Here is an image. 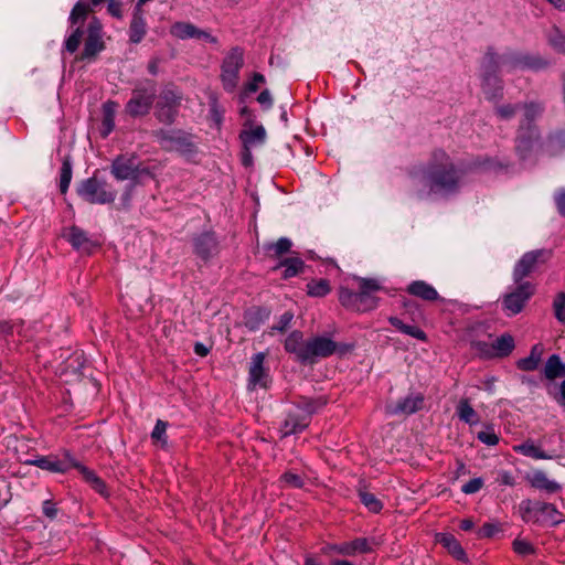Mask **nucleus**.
I'll return each mask as SVG.
<instances>
[{
	"label": "nucleus",
	"instance_id": "2eb2a0df",
	"mask_svg": "<svg viewBox=\"0 0 565 565\" xmlns=\"http://www.w3.org/2000/svg\"><path fill=\"white\" fill-rule=\"evenodd\" d=\"M359 290H358V305L356 311L365 312L373 310L379 305V299L375 297V292L381 290L376 279L359 278Z\"/></svg>",
	"mask_w": 565,
	"mask_h": 565
},
{
	"label": "nucleus",
	"instance_id": "72a5a7b5",
	"mask_svg": "<svg viewBox=\"0 0 565 565\" xmlns=\"http://www.w3.org/2000/svg\"><path fill=\"white\" fill-rule=\"evenodd\" d=\"M541 356L542 349L539 344H536L531 349L529 356L520 359L518 361L516 366L522 371H534L539 366Z\"/></svg>",
	"mask_w": 565,
	"mask_h": 565
},
{
	"label": "nucleus",
	"instance_id": "412c9836",
	"mask_svg": "<svg viewBox=\"0 0 565 565\" xmlns=\"http://www.w3.org/2000/svg\"><path fill=\"white\" fill-rule=\"evenodd\" d=\"M217 241L214 234L203 233L194 239L195 254L204 260L217 253Z\"/></svg>",
	"mask_w": 565,
	"mask_h": 565
},
{
	"label": "nucleus",
	"instance_id": "9d476101",
	"mask_svg": "<svg viewBox=\"0 0 565 565\" xmlns=\"http://www.w3.org/2000/svg\"><path fill=\"white\" fill-rule=\"evenodd\" d=\"M244 65V52L235 46L230 50L221 66V81L226 92H234L238 84V74Z\"/></svg>",
	"mask_w": 565,
	"mask_h": 565
},
{
	"label": "nucleus",
	"instance_id": "f3484780",
	"mask_svg": "<svg viewBox=\"0 0 565 565\" xmlns=\"http://www.w3.org/2000/svg\"><path fill=\"white\" fill-rule=\"evenodd\" d=\"M139 160L135 154L119 156L111 163V173L119 180H136L139 177Z\"/></svg>",
	"mask_w": 565,
	"mask_h": 565
},
{
	"label": "nucleus",
	"instance_id": "680f3d73",
	"mask_svg": "<svg viewBox=\"0 0 565 565\" xmlns=\"http://www.w3.org/2000/svg\"><path fill=\"white\" fill-rule=\"evenodd\" d=\"M117 107H118V104L116 102H113V100L106 102L103 105V116L115 119Z\"/></svg>",
	"mask_w": 565,
	"mask_h": 565
},
{
	"label": "nucleus",
	"instance_id": "dca6fc26",
	"mask_svg": "<svg viewBox=\"0 0 565 565\" xmlns=\"http://www.w3.org/2000/svg\"><path fill=\"white\" fill-rule=\"evenodd\" d=\"M266 354L256 353L252 356L248 367V388H266L269 382V370L265 366Z\"/></svg>",
	"mask_w": 565,
	"mask_h": 565
},
{
	"label": "nucleus",
	"instance_id": "9b49d317",
	"mask_svg": "<svg viewBox=\"0 0 565 565\" xmlns=\"http://www.w3.org/2000/svg\"><path fill=\"white\" fill-rule=\"evenodd\" d=\"M523 119L520 126V135L516 139V150L522 157L530 150L535 137L534 131L531 129L530 124L542 113V107L539 104L531 103L522 106Z\"/></svg>",
	"mask_w": 565,
	"mask_h": 565
},
{
	"label": "nucleus",
	"instance_id": "473e14b6",
	"mask_svg": "<svg viewBox=\"0 0 565 565\" xmlns=\"http://www.w3.org/2000/svg\"><path fill=\"white\" fill-rule=\"evenodd\" d=\"M513 449L526 457L533 458V459H548L551 458L548 455H546L540 446L535 445L533 440H526L523 444L516 445L513 447Z\"/></svg>",
	"mask_w": 565,
	"mask_h": 565
},
{
	"label": "nucleus",
	"instance_id": "5701e85b",
	"mask_svg": "<svg viewBox=\"0 0 565 565\" xmlns=\"http://www.w3.org/2000/svg\"><path fill=\"white\" fill-rule=\"evenodd\" d=\"M75 460L70 456H66L65 460H60L54 457H40L31 461L32 465L51 472H66L70 468H73Z\"/></svg>",
	"mask_w": 565,
	"mask_h": 565
},
{
	"label": "nucleus",
	"instance_id": "bf43d9fd",
	"mask_svg": "<svg viewBox=\"0 0 565 565\" xmlns=\"http://www.w3.org/2000/svg\"><path fill=\"white\" fill-rule=\"evenodd\" d=\"M195 39L211 43V44H217V42H218L216 36L212 35L209 31L202 30L199 28H198Z\"/></svg>",
	"mask_w": 565,
	"mask_h": 565
},
{
	"label": "nucleus",
	"instance_id": "423d86ee",
	"mask_svg": "<svg viewBox=\"0 0 565 565\" xmlns=\"http://www.w3.org/2000/svg\"><path fill=\"white\" fill-rule=\"evenodd\" d=\"M522 519L543 525L555 526L565 521V516L554 504L524 500L520 503Z\"/></svg>",
	"mask_w": 565,
	"mask_h": 565
},
{
	"label": "nucleus",
	"instance_id": "09e8293b",
	"mask_svg": "<svg viewBox=\"0 0 565 565\" xmlns=\"http://www.w3.org/2000/svg\"><path fill=\"white\" fill-rule=\"evenodd\" d=\"M513 550L515 553H518L522 556L530 555V554L534 553V547L532 546L531 543H529L525 540H519V539L514 540Z\"/></svg>",
	"mask_w": 565,
	"mask_h": 565
},
{
	"label": "nucleus",
	"instance_id": "c9c22d12",
	"mask_svg": "<svg viewBox=\"0 0 565 565\" xmlns=\"http://www.w3.org/2000/svg\"><path fill=\"white\" fill-rule=\"evenodd\" d=\"M457 415L460 420L469 424L476 425L479 422V415L472 408L468 399H461L457 405Z\"/></svg>",
	"mask_w": 565,
	"mask_h": 565
},
{
	"label": "nucleus",
	"instance_id": "a18cd8bd",
	"mask_svg": "<svg viewBox=\"0 0 565 565\" xmlns=\"http://www.w3.org/2000/svg\"><path fill=\"white\" fill-rule=\"evenodd\" d=\"M550 44L558 52L565 53V34L554 29L550 34Z\"/></svg>",
	"mask_w": 565,
	"mask_h": 565
},
{
	"label": "nucleus",
	"instance_id": "13d9d810",
	"mask_svg": "<svg viewBox=\"0 0 565 565\" xmlns=\"http://www.w3.org/2000/svg\"><path fill=\"white\" fill-rule=\"evenodd\" d=\"M497 480L500 484H503V486L512 487L515 484V478L513 477V475L511 472L504 471V470H502L498 473Z\"/></svg>",
	"mask_w": 565,
	"mask_h": 565
},
{
	"label": "nucleus",
	"instance_id": "8fccbe9b",
	"mask_svg": "<svg viewBox=\"0 0 565 565\" xmlns=\"http://www.w3.org/2000/svg\"><path fill=\"white\" fill-rule=\"evenodd\" d=\"M292 319H294V313L290 311H286L285 313H282L280 316L279 320L271 329L279 331V332H284L285 330H287L289 328Z\"/></svg>",
	"mask_w": 565,
	"mask_h": 565
},
{
	"label": "nucleus",
	"instance_id": "f03ea898",
	"mask_svg": "<svg viewBox=\"0 0 565 565\" xmlns=\"http://www.w3.org/2000/svg\"><path fill=\"white\" fill-rule=\"evenodd\" d=\"M546 63L537 56L527 54L509 52L499 55L492 47H489L481 60V75H486V85L489 86L491 81H497V75L501 68L507 72L519 70H540Z\"/></svg>",
	"mask_w": 565,
	"mask_h": 565
},
{
	"label": "nucleus",
	"instance_id": "ea45409f",
	"mask_svg": "<svg viewBox=\"0 0 565 565\" xmlns=\"http://www.w3.org/2000/svg\"><path fill=\"white\" fill-rule=\"evenodd\" d=\"M339 300L343 307L356 311L358 291L342 287L339 291Z\"/></svg>",
	"mask_w": 565,
	"mask_h": 565
},
{
	"label": "nucleus",
	"instance_id": "bb28decb",
	"mask_svg": "<svg viewBox=\"0 0 565 565\" xmlns=\"http://www.w3.org/2000/svg\"><path fill=\"white\" fill-rule=\"evenodd\" d=\"M527 479L533 488L545 491L547 493H555L562 489V486L558 482L548 479L546 473L542 470L534 471L531 476L527 477Z\"/></svg>",
	"mask_w": 565,
	"mask_h": 565
},
{
	"label": "nucleus",
	"instance_id": "052dcab7",
	"mask_svg": "<svg viewBox=\"0 0 565 565\" xmlns=\"http://www.w3.org/2000/svg\"><path fill=\"white\" fill-rule=\"evenodd\" d=\"M115 128V119L103 116L102 136L107 137Z\"/></svg>",
	"mask_w": 565,
	"mask_h": 565
},
{
	"label": "nucleus",
	"instance_id": "aec40b11",
	"mask_svg": "<svg viewBox=\"0 0 565 565\" xmlns=\"http://www.w3.org/2000/svg\"><path fill=\"white\" fill-rule=\"evenodd\" d=\"M424 398L420 394L408 395L398 401L395 405L388 406L387 412L391 415H411L423 407Z\"/></svg>",
	"mask_w": 565,
	"mask_h": 565
},
{
	"label": "nucleus",
	"instance_id": "e433bc0d",
	"mask_svg": "<svg viewBox=\"0 0 565 565\" xmlns=\"http://www.w3.org/2000/svg\"><path fill=\"white\" fill-rule=\"evenodd\" d=\"M307 292L311 297H324L330 292V285L327 279L311 280L307 284Z\"/></svg>",
	"mask_w": 565,
	"mask_h": 565
},
{
	"label": "nucleus",
	"instance_id": "1a4fd4ad",
	"mask_svg": "<svg viewBox=\"0 0 565 565\" xmlns=\"http://www.w3.org/2000/svg\"><path fill=\"white\" fill-rule=\"evenodd\" d=\"M550 258L551 252L544 248L524 253L513 267V282H524V278L536 271Z\"/></svg>",
	"mask_w": 565,
	"mask_h": 565
},
{
	"label": "nucleus",
	"instance_id": "de8ad7c7",
	"mask_svg": "<svg viewBox=\"0 0 565 565\" xmlns=\"http://www.w3.org/2000/svg\"><path fill=\"white\" fill-rule=\"evenodd\" d=\"M477 438L487 446H495L499 443V436L492 427H487L486 430L479 431Z\"/></svg>",
	"mask_w": 565,
	"mask_h": 565
},
{
	"label": "nucleus",
	"instance_id": "3c124183",
	"mask_svg": "<svg viewBox=\"0 0 565 565\" xmlns=\"http://www.w3.org/2000/svg\"><path fill=\"white\" fill-rule=\"evenodd\" d=\"M402 333H405V334H407L409 337H413V338H415L417 340H420V341H426L427 340L426 333L420 328H418L417 326L406 324L405 323Z\"/></svg>",
	"mask_w": 565,
	"mask_h": 565
},
{
	"label": "nucleus",
	"instance_id": "4c0bfd02",
	"mask_svg": "<svg viewBox=\"0 0 565 565\" xmlns=\"http://www.w3.org/2000/svg\"><path fill=\"white\" fill-rule=\"evenodd\" d=\"M482 76V90L488 99H495L502 94V83L497 75V81H491L489 86L486 85V75Z\"/></svg>",
	"mask_w": 565,
	"mask_h": 565
},
{
	"label": "nucleus",
	"instance_id": "a211bd4d",
	"mask_svg": "<svg viewBox=\"0 0 565 565\" xmlns=\"http://www.w3.org/2000/svg\"><path fill=\"white\" fill-rule=\"evenodd\" d=\"M157 137L160 145L167 150L179 152L192 151V142L181 131L160 130L157 132Z\"/></svg>",
	"mask_w": 565,
	"mask_h": 565
},
{
	"label": "nucleus",
	"instance_id": "37998d69",
	"mask_svg": "<svg viewBox=\"0 0 565 565\" xmlns=\"http://www.w3.org/2000/svg\"><path fill=\"white\" fill-rule=\"evenodd\" d=\"M553 309L555 318L561 322L565 323V294L559 292L556 295L553 301Z\"/></svg>",
	"mask_w": 565,
	"mask_h": 565
},
{
	"label": "nucleus",
	"instance_id": "393cba45",
	"mask_svg": "<svg viewBox=\"0 0 565 565\" xmlns=\"http://www.w3.org/2000/svg\"><path fill=\"white\" fill-rule=\"evenodd\" d=\"M406 291L409 295L420 298L425 301H436L439 299V294L435 289V287L426 282L425 280L412 281L407 286Z\"/></svg>",
	"mask_w": 565,
	"mask_h": 565
},
{
	"label": "nucleus",
	"instance_id": "338daca9",
	"mask_svg": "<svg viewBox=\"0 0 565 565\" xmlns=\"http://www.w3.org/2000/svg\"><path fill=\"white\" fill-rule=\"evenodd\" d=\"M257 100L259 104L266 106L267 108L271 106L273 104V98H271V95L268 90H263L258 97H257Z\"/></svg>",
	"mask_w": 565,
	"mask_h": 565
},
{
	"label": "nucleus",
	"instance_id": "a878e982",
	"mask_svg": "<svg viewBox=\"0 0 565 565\" xmlns=\"http://www.w3.org/2000/svg\"><path fill=\"white\" fill-rule=\"evenodd\" d=\"M307 340H303L301 331H292L285 341V350L291 354H295L297 360L305 363L303 355L306 354Z\"/></svg>",
	"mask_w": 565,
	"mask_h": 565
},
{
	"label": "nucleus",
	"instance_id": "c03bdc74",
	"mask_svg": "<svg viewBox=\"0 0 565 565\" xmlns=\"http://www.w3.org/2000/svg\"><path fill=\"white\" fill-rule=\"evenodd\" d=\"M280 481L285 484V487H288V488H302L303 487V479L301 476L295 473V472H291V471H288V472H285L281 477H280Z\"/></svg>",
	"mask_w": 565,
	"mask_h": 565
},
{
	"label": "nucleus",
	"instance_id": "58836bf2",
	"mask_svg": "<svg viewBox=\"0 0 565 565\" xmlns=\"http://www.w3.org/2000/svg\"><path fill=\"white\" fill-rule=\"evenodd\" d=\"M71 181L72 164L67 159H65L62 163L60 171V191L62 194H65L67 192Z\"/></svg>",
	"mask_w": 565,
	"mask_h": 565
},
{
	"label": "nucleus",
	"instance_id": "a19ab883",
	"mask_svg": "<svg viewBox=\"0 0 565 565\" xmlns=\"http://www.w3.org/2000/svg\"><path fill=\"white\" fill-rule=\"evenodd\" d=\"M281 266L285 268L284 276L286 278L294 277L299 274L303 267V262L299 258H286Z\"/></svg>",
	"mask_w": 565,
	"mask_h": 565
},
{
	"label": "nucleus",
	"instance_id": "4d7b16f0",
	"mask_svg": "<svg viewBox=\"0 0 565 565\" xmlns=\"http://www.w3.org/2000/svg\"><path fill=\"white\" fill-rule=\"evenodd\" d=\"M519 109V106L503 105L497 108V115L502 119H510Z\"/></svg>",
	"mask_w": 565,
	"mask_h": 565
},
{
	"label": "nucleus",
	"instance_id": "39448f33",
	"mask_svg": "<svg viewBox=\"0 0 565 565\" xmlns=\"http://www.w3.org/2000/svg\"><path fill=\"white\" fill-rule=\"evenodd\" d=\"M352 350V344L338 343L328 335L311 337L307 340L303 364H315L319 359H326L332 354L342 356Z\"/></svg>",
	"mask_w": 565,
	"mask_h": 565
},
{
	"label": "nucleus",
	"instance_id": "49530a36",
	"mask_svg": "<svg viewBox=\"0 0 565 565\" xmlns=\"http://www.w3.org/2000/svg\"><path fill=\"white\" fill-rule=\"evenodd\" d=\"M291 241L287 237L279 238L275 244L268 246L269 250L274 252V255L279 257L289 252L291 247Z\"/></svg>",
	"mask_w": 565,
	"mask_h": 565
},
{
	"label": "nucleus",
	"instance_id": "4be33fe9",
	"mask_svg": "<svg viewBox=\"0 0 565 565\" xmlns=\"http://www.w3.org/2000/svg\"><path fill=\"white\" fill-rule=\"evenodd\" d=\"M67 242L77 250L90 253L95 247L87 233L77 226H72L65 234Z\"/></svg>",
	"mask_w": 565,
	"mask_h": 565
},
{
	"label": "nucleus",
	"instance_id": "6e6d98bb",
	"mask_svg": "<svg viewBox=\"0 0 565 565\" xmlns=\"http://www.w3.org/2000/svg\"><path fill=\"white\" fill-rule=\"evenodd\" d=\"M122 3L120 0H108L107 11L117 19L122 18Z\"/></svg>",
	"mask_w": 565,
	"mask_h": 565
},
{
	"label": "nucleus",
	"instance_id": "864d4df0",
	"mask_svg": "<svg viewBox=\"0 0 565 565\" xmlns=\"http://www.w3.org/2000/svg\"><path fill=\"white\" fill-rule=\"evenodd\" d=\"M471 347H472L473 350H476L477 352H479L483 356L494 355V352H493V349H492V343L488 344L486 342L475 341V342L471 343Z\"/></svg>",
	"mask_w": 565,
	"mask_h": 565
},
{
	"label": "nucleus",
	"instance_id": "2f4dec72",
	"mask_svg": "<svg viewBox=\"0 0 565 565\" xmlns=\"http://www.w3.org/2000/svg\"><path fill=\"white\" fill-rule=\"evenodd\" d=\"M198 26L190 22H175L170 28V34L179 40L195 39Z\"/></svg>",
	"mask_w": 565,
	"mask_h": 565
},
{
	"label": "nucleus",
	"instance_id": "7c9ffc66",
	"mask_svg": "<svg viewBox=\"0 0 565 565\" xmlns=\"http://www.w3.org/2000/svg\"><path fill=\"white\" fill-rule=\"evenodd\" d=\"M544 375L548 380L565 376V363L561 361L557 354H552L544 366Z\"/></svg>",
	"mask_w": 565,
	"mask_h": 565
},
{
	"label": "nucleus",
	"instance_id": "5fc2aeb1",
	"mask_svg": "<svg viewBox=\"0 0 565 565\" xmlns=\"http://www.w3.org/2000/svg\"><path fill=\"white\" fill-rule=\"evenodd\" d=\"M166 431H167V423L161 420V419H158L156 425H154V428H153V430L151 433V437L154 440H163V441H166L163 439L166 437Z\"/></svg>",
	"mask_w": 565,
	"mask_h": 565
},
{
	"label": "nucleus",
	"instance_id": "f8f14e48",
	"mask_svg": "<svg viewBox=\"0 0 565 565\" xmlns=\"http://www.w3.org/2000/svg\"><path fill=\"white\" fill-rule=\"evenodd\" d=\"M92 10L93 9L90 8V6L88 3H84L82 1H78L73 7V9L70 13V17H68V21L72 26L76 25V28L70 34V36L65 40L64 45H65V50L67 52L74 53L77 51V49L82 42L83 34H84V32L82 30V24L84 23L88 13Z\"/></svg>",
	"mask_w": 565,
	"mask_h": 565
},
{
	"label": "nucleus",
	"instance_id": "e2e57ef3",
	"mask_svg": "<svg viewBox=\"0 0 565 565\" xmlns=\"http://www.w3.org/2000/svg\"><path fill=\"white\" fill-rule=\"evenodd\" d=\"M498 532V526L492 523H486L479 530V536L481 537H491Z\"/></svg>",
	"mask_w": 565,
	"mask_h": 565
},
{
	"label": "nucleus",
	"instance_id": "cd10ccee",
	"mask_svg": "<svg viewBox=\"0 0 565 565\" xmlns=\"http://www.w3.org/2000/svg\"><path fill=\"white\" fill-rule=\"evenodd\" d=\"M241 139L246 150L262 146L266 140V130L262 125L254 126L249 130H244L241 134Z\"/></svg>",
	"mask_w": 565,
	"mask_h": 565
},
{
	"label": "nucleus",
	"instance_id": "603ef678",
	"mask_svg": "<svg viewBox=\"0 0 565 565\" xmlns=\"http://www.w3.org/2000/svg\"><path fill=\"white\" fill-rule=\"evenodd\" d=\"M483 487V480L481 478H473L465 483L461 491L466 494H472L478 492Z\"/></svg>",
	"mask_w": 565,
	"mask_h": 565
},
{
	"label": "nucleus",
	"instance_id": "0eeeda50",
	"mask_svg": "<svg viewBox=\"0 0 565 565\" xmlns=\"http://www.w3.org/2000/svg\"><path fill=\"white\" fill-rule=\"evenodd\" d=\"M77 194L90 204H107L115 201L117 192L105 180L93 175L78 184Z\"/></svg>",
	"mask_w": 565,
	"mask_h": 565
},
{
	"label": "nucleus",
	"instance_id": "b1692460",
	"mask_svg": "<svg viewBox=\"0 0 565 565\" xmlns=\"http://www.w3.org/2000/svg\"><path fill=\"white\" fill-rule=\"evenodd\" d=\"M147 34V22L145 19L143 10H134L132 18L129 24V41L138 44Z\"/></svg>",
	"mask_w": 565,
	"mask_h": 565
},
{
	"label": "nucleus",
	"instance_id": "f704fd0d",
	"mask_svg": "<svg viewBox=\"0 0 565 565\" xmlns=\"http://www.w3.org/2000/svg\"><path fill=\"white\" fill-rule=\"evenodd\" d=\"M494 355L507 356L514 349V339L510 334H502L492 342Z\"/></svg>",
	"mask_w": 565,
	"mask_h": 565
},
{
	"label": "nucleus",
	"instance_id": "0e129e2a",
	"mask_svg": "<svg viewBox=\"0 0 565 565\" xmlns=\"http://www.w3.org/2000/svg\"><path fill=\"white\" fill-rule=\"evenodd\" d=\"M265 82L264 75L255 73L252 81L247 84V90L254 93L258 89L259 84Z\"/></svg>",
	"mask_w": 565,
	"mask_h": 565
},
{
	"label": "nucleus",
	"instance_id": "6e6552de",
	"mask_svg": "<svg viewBox=\"0 0 565 565\" xmlns=\"http://www.w3.org/2000/svg\"><path fill=\"white\" fill-rule=\"evenodd\" d=\"M535 285L531 281L514 282V286L501 298V303L507 316H515L525 307L526 302L535 294Z\"/></svg>",
	"mask_w": 565,
	"mask_h": 565
},
{
	"label": "nucleus",
	"instance_id": "c756f323",
	"mask_svg": "<svg viewBox=\"0 0 565 565\" xmlns=\"http://www.w3.org/2000/svg\"><path fill=\"white\" fill-rule=\"evenodd\" d=\"M438 542L457 559H463L466 553L458 540L449 533H441L437 536Z\"/></svg>",
	"mask_w": 565,
	"mask_h": 565
},
{
	"label": "nucleus",
	"instance_id": "20e7f679",
	"mask_svg": "<svg viewBox=\"0 0 565 565\" xmlns=\"http://www.w3.org/2000/svg\"><path fill=\"white\" fill-rule=\"evenodd\" d=\"M157 97V85L151 79L139 81L132 92L131 97L125 105V111L134 117L147 116Z\"/></svg>",
	"mask_w": 565,
	"mask_h": 565
},
{
	"label": "nucleus",
	"instance_id": "ddd939ff",
	"mask_svg": "<svg viewBox=\"0 0 565 565\" xmlns=\"http://www.w3.org/2000/svg\"><path fill=\"white\" fill-rule=\"evenodd\" d=\"M105 49L103 41V25L99 19L93 17L87 26V38L84 43V50L81 60H92Z\"/></svg>",
	"mask_w": 565,
	"mask_h": 565
},
{
	"label": "nucleus",
	"instance_id": "774afa93",
	"mask_svg": "<svg viewBox=\"0 0 565 565\" xmlns=\"http://www.w3.org/2000/svg\"><path fill=\"white\" fill-rule=\"evenodd\" d=\"M556 205H557V210L558 212L565 216V191H562L557 196H556Z\"/></svg>",
	"mask_w": 565,
	"mask_h": 565
},
{
	"label": "nucleus",
	"instance_id": "c85d7f7f",
	"mask_svg": "<svg viewBox=\"0 0 565 565\" xmlns=\"http://www.w3.org/2000/svg\"><path fill=\"white\" fill-rule=\"evenodd\" d=\"M73 468L78 469L84 480L98 493L105 495L107 493L105 482L90 469L81 465L77 461L73 462Z\"/></svg>",
	"mask_w": 565,
	"mask_h": 565
},
{
	"label": "nucleus",
	"instance_id": "f257e3e1",
	"mask_svg": "<svg viewBox=\"0 0 565 565\" xmlns=\"http://www.w3.org/2000/svg\"><path fill=\"white\" fill-rule=\"evenodd\" d=\"M408 182L409 193L417 200H426L433 194L452 195L465 182V170L446 151L436 149L426 162L408 171Z\"/></svg>",
	"mask_w": 565,
	"mask_h": 565
},
{
	"label": "nucleus",
	"instance_id": "69168bd1",
	"mask_svg": "<svg viewBox=\"0 0 565 565\" xmlns=\"http://www.w3.org/2000/svg\"><path fill=\"white\" fill-rule=\"evenodd\" d=\"M42 510H43V513L50 519H54L57 514L55 504L51 500H46L43 502Z\"/></svg>",
	"mask_w": 565,
	"mask_h": 565
},
{
	"label": "nucleus",
	"instance_id": "7ed1b4c3",
	"mask_svg": "<svg viewBox=\"0 0 565 565\" xmlns=\"http://www.w3.org/2000/svg\"><path fill=\"white\" fill-rule=\"evenodd\" d=\"M326 404L327 399L324 397L302 399L288 412L281 426L282 435L288 436L303 430L309 425L311 415L321 409Z\"/></svg>",
	"mask_w": 565,
	"mask_h": 565
},
{
	"label": "nucleus",
	"instance_id": "6ab92c4d",
	"mask_svg": "<svg viewBox=\"0 0 565 565\" xmlns=\"http://www.w3.org/2000/svg\"><path fill=\"white\" fill-rule=\"evenodd\" d=\"M331 550L344 556H354L358 554L370 553L372 551V542L365 537H358L350 542L335 544Z\"/></svg>",
	"mask_w": 565,
	"mask_h": 565
},
{
	"label": "nucleus",
	"instance_id": "79ce46f5",
	"mask_svg": "<svg viewBox=\"0 0 565 565\" xmlns=\"http://www.w3.org/2000/svg\"><path fill=\"white\" fill-rule=\"evenodd\" d=\"M361 502L373 513H377L382 510L381 501L373 494L366 491H360L359 493Z\"/></svg>",
	"mask_w": 565,
	"mask_h": 565
},
{
	"label": "nucleus",
	"instance_id": "4468645a",
	"mask_svg": "<svg viewBox=\"0 0 565 565\" xmlns=\"http://www.w3.org/2000/svg\"><path fill=\"white\" fill-rule=\"evenodd\" d=\"M180 95L172 89H164L156 106V117L160 122L171 125L178 114Z\"/></svg>",
	"mask_w": 565,
	"mask_h": 565
}]
</instances>
